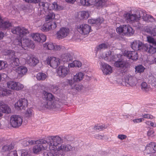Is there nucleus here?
Masks as SVG:
<instances>
[{
	"label": "nucleus",
	"mask_w": 156,
	"mask_h": 156,
	"mask_svg": "<svg viewBox=\"0 0 156 156\" xmlns=\"http://www.w3.org/2000/svg\"><path fill=\"white\" fill-rule=\"evenodd\" d=\"M145 123L148 126H151L152 127L156 126V124L151 121H147L145 122Z\"/></svg>",
	"instance_id": "nucleus-61"
},
{
	"label": "nucleus",
	"mask_w": 156,
	"mask_h": 156,
	"mask_svg": "<svg viewBox=\"0 0 156 156\" xmlns=\"http://www.w3.org/2000/svg\"><path fill=\"white\" fill-rule=\"evenodd\" d=\"M101 68L104 74H109L112 73V67L107 63L104 62H101Z\"/></svg>",
	"instance_id": "nucleus-17"
},
{
	"label": "nucleus",
	"mask_w": 156,
	"mask_h": 156,
	"mask_svg": "<svg viewBox=\"0 0 156 156\" xmlns=\"http://www.w3.org/2000/svg\"><path fill=\"white\" fill-rule=\"evenodd\" d=\"M7 84L9 88L14 90H20L24 88V85L20 82L13 81L8 82Z\"/></svg>",
	"instance_id": "nucleus-9"
},
{
	"label": "nucleus",
	"mask_w": 156,
	"mask_h": 156,
	"mask_svg": "<svg viewBox=\"0 0 156 156\" xmlns=\"http://www.w3.org/2000/svg\"><path fill=\"white\" fill-rule=\"evenodd\" d=\"M54 49L56 51H59L61 50H63L65 49V48L64 47L61 45H56L55 46L54 45Z\"/></svg>",
	"instance_id": "nucleus-57"
},
{
	"label": "nucleus",
	"mask_w": 156,
	"mask_h": 156,
	"mask_svg": "<svg viewBox=\"0 0 156 156\" xmlns=\"http://www.w3.org/2000/svg\"><path fill=\"white\" fill-rule=\"evenodd\" d=\"M105 127L104 125H97L94 126V129L96 130L101 131L105 129Z\"/></svg>",
	"instance_id": "nucleus-48"
},
{
	"label": "nucleus",
	"mask_w": 156,
	"mask_h": 156,
	"mask_svg": "<svg viewBox=\"0 0 156 156\" xmlns=\"http://www.w3.org/2000/svg\"><path fill=\"white\" fill-rule=\"evenodd\" d=\"M144 120L143 118H139L133 119V121L135 123H137L141 122Z\"/></svg>",
	"instance_id": "nucleus-64"
},
{
	"label": "nucleus",
	"mask_w": 156,
	"mask_h": 156,
	"mask_svg": "<svg viewBox=\"0 0 156 156\" xmlns=\"http://www.w3.org/2000/svg\"><path fill=\"white\" fill-rule=\"evenodd\" d=\"M7 66L8 64L6 62L0 60V70L5 69Z\"/></svg>",
	"instance_id": "nucleus-49"
},
{
	"label": "nucleus",
	"mask_w": 156,
	"mask_h": 156,
	"mask_svg": "<svg viewBox=\"0 0 156 156\" xmlns=\"http://www.w3.org/2000/svg\"><path fill=\"white\" fill-rule=\"evenodd\" d=\"M11 26L12 23L9 21L2 19L0 20V29L1 30H5Z\"/></svg>",
	"instance_id": "nucleus-22"
},
{
	"label": "nucleus",
	"mask_w": 156,
	"mask_h": 156,
	"mask_svg": "<svg viewBox=\"0 0 156 156\" xmlns=\"http://www.w3.org/2000/svg\"><path fill=\"white\" fill-rule=\"evenodd\" d=\"M144 44L139 41H136L131 44L132 48L134 51L143 50Z\"/></svg>",
	"instance_id": "nucleus-19"
},
{
	"label": "nucleus",
	"mask_w": 156,
	"mask_h": 156,
	"mask_svg": "<svg viewBox=\"0 0 156 156\" xmlns=\"http://www.w3.org/2000/svg\"><path fill=\"white\" fill-rule=\"evenodd\" d=\"M14 44L17 45V46H19L18 47V48H20V49H22V47H21L22 46V41L21 40H19V39H16L13 42Z\"/></svg>",
	"instance_id": "nucleus-47"
},
{
	"label": "nucleus",
	"mask_w": 156,
	"mask_h": 156,
	"mask_svg": "<svg viewBox=\"0 0 156 156\" xmlns=\"http://www.w3.org/2000/svg\"><path fill=\"white\" fill-rule=\"evenodd\" d=\"M73 58V56L72 54L66 53L62 54L61 55L60 60L65 63L72 61Z\"/></svg>",
	"instance_id": "nucleus-26"
},
{
	"label": "nucleus",
	"mask_w": 156,
	"mask_h": 156,
	"mask_svg": "<svg viewBox=\"0 0 156 156\" xmlns=\"http://www.w3.org/2000/svg\"><path fill=\"white\" fill-rule=\"evenodd\" d=\"M117 33L123 36H131L134 32V30L129 25H123L120 26L116 29Z\"/></svg>",
	"instance_id": "nucleus-4"
},
{
	"label": "nucleus",
	"mask_w": 156,
	"mask_h": 156,
	"mask_svg": "<svg viewBox=\"0 0 156 156\" xmlns=\"http://www.w3.org/2000/svg\"><path fill=\"white\" fill-rule=\"evenodd\" d=\"M11 31L13 34L19 35L20 37H23L29 33V31L27 29L19 26L12 28Z\"/></svg>",
	"instance_id": "nucleus-8"
},
{
	"label": "nucleus",
	"mask_w": 156,
	"mask_h": 156,
	"mask_svg": "<svg viewBox=\"0 0 156 156\" xmlns=\"http://www.w3.org/2000/svg\"><path fill=\"white\" fill-rule=\"evenodd\" d=\"M125 81L129 85L132 87L136 86L138 82V80L136 77L131 76L126 77Z\"/></svg>",
	"instance_id": "nucleus-21"
},
{
	"label": "nucleus",
	"mask_w": 156,
	"mask_h": 156,
	"mask_svg": "<svg viewBox=\"0 0 156 156\" xmlns=\"http://www.w3.org/2000/svg\"><path fill=\"white\" fill-rule=\"evenodd\" d=\"M148 82L150 84L156 88V78L153 76L149 77Z\"/></svg>",
	"instance_id": "nucleus-39"
},
{
	"label": "nucleus",
	"mask_w": 156,
	"mask_h": 156,
	"mask_svg": "<svg viewBox=\"0 0 156 156\" xmlns=\"http://www.w3.org/2000/svg\"><path fill=\"white\" fill-rule=\"evenodd\" d=\"M0 95L3 96H7L10 94V91L5 88H2L0 90Z\"/></svg>",
	"instance_id": "nucleus-41"
},
{
	"label": "nucleus",
	"mask_w": 156,
	"mask_h": 156,
	"mask_svg": "<svg viewBox=\"0 0 156 156\" xmlns=\"http://www.w3.org/2000/svg\"><path fill=\"white\" fill-rule=\"evenodd\" d=\"M31 36L34 41L37 42H43L46 39V36L42 34L33 33L31 34Z\"/></svg>",
	"instance_id": "nucleus-16"
},
{
	"label": "nucleus",
	"mask_w": 156,
	"mask_h": 156,
	"mask_svg": "<svg viewBox=\"0 0 156 156\" xmlns=\"http://www.w3.org/2000/svg\"><path fill=\"white\" fill-rule=\"evenodd\" d=\"M14 147L13 144H11L9 145H6L3 146L1 149V151L2 153H8Z\"/></svg>",
	"instance_id": "nucleus-30"
},
{
	"label": "nucleus",
	"mask_w": 156,
	"mask_h": 156,
	"mask_svg": "<svg viewBox=\"0 0 156 156\" xmlns=\"http://www.w3.org/2000/svg\"><path fill=\"white\" fill-rule=\"evenodd\" d=\"M49 140V139L46 141L44 139H40L36 141L26 139L23 141L22 144L25 147L35 144L33 148V151L34 153L37 154L41 150L48 149V144L46 143Z\"/></svg>",
	"instance_id": "nucleus-2"
},
{
	"label": "nucleus",
	"mask_w": 156,
	"mask_h": 156,
	"mask_svg": "<svg viewBox=\"0 0 156 156\" xmlns=\"http://www.w3.org/2000/svg\"><path fill=\"white\" fill-rule=\"evenodd\" d=\"M74 63L75 65V67H80L82 66L81 62L78 61H74Z\"/></svg>",
	"instance_id": "nucleus-63"
},
{
	"label": "nucleus",
	"mask_w": 156,
	"mask_h": 156,
	"mask_svg": "<svg viewBox=\"0 0 156 156\" xmlns=\"http://www.w3.org/2000/svg\"><path fill=\"white\" fill-rule=\"evenodd\" d=\"M22 46H21L22 49H26L25 48L27 47H29L32 48H33L35 47V45L33 41L31 40L27 39H23L22 41Z\"/></svg>",
	"instance_id": "nucleus-18"
},
{
	"label": "nucleus",
	"mask_w": 156,
	"mask_h": 156,
	"mask_svg": "<svg viewBox=\"0 0 156 156\" xmlns=\"http://www.w3.org/2000/svg\"><path fill=\"white\" fill-rule=\"evenodd\" d=\"M83 87L82 85L76 84L74 86V88L73 89L76 90L77 91H80L83 89Z\"/></svg>",
	"instance_id": "nucleus-52"
},
{
	"label": "nucleus",
	"mask_w": 156,
	"mask_h": 156,
	"mask_svg": "<svg viewBox=\"0 0 156 156\" xmlns=\"http://www.w3.org/2000/svg\"><path fill=\"white\" fill-rule=\"evenodd\" d=\"M84 74L81 72L77 73L74 76L73 79L76 81H80L83 78Z\"/></svg>",
	"instance_id": "nucleus-35"
},
{
	"label": "nucleus",
	"mask_w": 156,
	"mask_h": 156,
	"mask_svg": "<svg viewBox=\"0 0 156 156\" xmlns=\"http://www.w3.org/2000/svg\"><path fill=\"white\" fill-rule=\"evenodd\" d=\"M74 137L71 135H67L65 136L64 137V139L65 141L68 142H70L74 140Z\"/></svg>",
	"instance_id": "nucleus-46"
},
{
	"label": "nucleus",
	"mask_w": 156,
	"mask_h": 156,
	"mask_svg": "<svg viewBox=\"0 0 156 156\" xmlns=\"http://www.w3.org/2000/svg\"><path fill=\"white\" fill-rule=\"evenodd\" d=\"M135 69L136 72L141 73L144 72L145 68L142 65H139L136 66Z\"/></svg>",
	"instance_id": "nucleus-42"
},
{
	"label": "nucleus",
	"mask_w": 156,
	"mask_h": 156,
	"mask_svg": "<svg viewBox=\"0 0 156 156\" xmlns=\"http://www.w3.org/2000/svg\"><path fill=\"white\" fill-rule=\"evenodd\" d=\"M139 11H137L135 14H132L131 13L127 12L124 15L125 20L127 22L132 23L136 22L138 25L137 27H139V25L138 21L140 19V15L139 14Z\"/></svg>",
	"instance_id": "nucleus-5"
},
{
	"label": "nucleus",
	"mask_w": 156,
	"mask_h": 156,
	"mask_svg": "<svg viewBox=\"0 0 156 156\" xmlns=\"http://www.w3.org/2000/svg\"><path fill=\"white\" fill-rule=\"evenodd\" d=\"M44 95V99L45 101L41 105L42 109H54L60 107L58 101L55 100L54 96L51 93L45 92Z\"/></svg>",
	"instance_id": "nucleus-3"
},
{
	"label": "nucleus",
	"mask_w": 156,
	"mask_h": 156,
	"mask_svg": "<svg viewBox=\"0 0 156 156\" xmlns=\"http://www.w3.org/2000/svg\"><path fill=\"white\" fill-rule=\"evenodd\" d=\"M150 34L153 36H156V26L152 28L150 31Z\"/></svg>",
	"instance_id": "nucleus-62"
},
{
	"label": "nucleus",
	"mask_w": 156,
	"mask_h": 156,
	"mask_svg": "<svg viewBox=\"0 0 156 156\" xmlns=\"http://www.w3.org/2000/svg\"><path fill=\"white\" fill-rule=\"evenodd\" d=\"M57 72L58 76L60 77L63 78L69 73L70 71L67 67L64 66H60L57 69Z\"/></svg>",
	"instance_id": "nucleus-11"
},
{
	"label": "nucleus",
	"mask_w": 156,
	"mask_h": 156,
	"mask_svg": "<svg viewBox=\"0 0 156 156\" xmlns=\"http://www.w3.org/2000/svg\"><path fill=\"white\" fill-rule=\"evenodd\" d=\"M68 83L69 85L70 86L72 89L74 88V86L75 85L74 83L76 81V80H74L73 78V79H70L68 80Z\"/></svg>",
	"instance_id": "nucleus-56"
},
{
	"label": "nucleus",
	"mask_w": 156,
	"mask_h": 156,
	"mask_svg": "<svg viewBox=\"0 0 156 156\" xmlns=\"http://www.w3.org/2000/svg\"><path fill=\"white\" fill-rule=\"evenodd\" d=\"M77 29L78 32L83 35H87L92 31L91 27L88 24L84 23L78 25Z\"/></svg>",
	"instance_id": "nucleus-7"
},
{
	"label": "nucleus",
	"mask_w": 156,
	"mask_h": 156,
	"mask_svg": "<svg viewBox=\"0 0 156 156\" xmlns=\"http://www.w3.org/2000/svg\"><path fill=\"white\" fill-rule=\"evenodd\" d=\"M56 15L52 12H49L48 14L46 15L45 18V21L47 22L54 21L53 20L56 19Z\"/></svg>",
	"instance_id": "nucleus-31"
},
{
	"label": "nucleus",
	"mask_w": 156,
	"mask_h": 156,
	"mask_svg": "<svg viewBox=\"0 0 156 156\" xmlns=\"http://www.w3.org/2000/svg\"><path fill=\"white\" fill-rule=\"evenodd\" d=\"M28 105L27 100L25 98H21L14 105L15 108L17 110L24 109Z\"/></svg>",
	"instance_id": "nucleus-14"
},
{
	"label": "nucleus",
	"mask_w": 156,
	"mask_h": 156,
	"mask_svg": "<svg viewBox=\"0 0 156 156\" xmlns=\"http://www.w3.org/2000/svg\"><path fill=\"white\" fill-rule=\"evenodd\" d=\"M96 0H80V2L81 5L84 6L95 5Z\"/></svg>",
	"instance_id": "nucleus-28"
},
{
	"label": "nucleus",
	"mask_w": 156,
	"mask_h": 156,
	"mask_svg": "<svg viewBox=\"0 0 156 156\" xmlns=\"http://www.w3.org/2000/svg\"><path fill=\"white\" fill-rule=\"evenodd\" d=\"M7 156H18L16 151H11L8 154Z\"/></svg>",
	"instance_id": "nucleus-60"
},
{
	"label": "nucleus",
	"mask_w": 156,
	"mask_h": 156,
	"mask_svg": "<svg viewBox=\"0 0 156 156\" xmlns=\"http://www.w3.org/2000/svg\"><path fill=\"white\" fill-rule=\"evenodd\" d=\"M123 55L133 60H136L138 59L137 52L136 51H125L124 52Z\"/></svg>",
	"instance_id": "nucleus-20"
},
{
	"label": "nucleus",
	"mask_w": 156,
	"mask_h": 156,
	"mask_svg": "<svg viewBox=\"0 0 156 156\" xmlns=\"http://www.w3.org/2000/svg\"><path fill=\"white\" fill-rule=\"evenodd\" d=\"M26 62L30 66H34L39 62V60L32 56H28L26 58Z\"/></svg>",
	"instance_id": "nucleus-23"
},
{
	"label": "nucleus",
	"mask_w": 156,
	"mask_h": 156,
	"mask_svg": "<svg viewBox=\"0 0 156 156\" xmlns=\"http://www.w3.org/2000/svg\"><path fill=\"white\" fill-rule=\"evenodd\" d=\"M106 0H99L97 2L96 1V4L95 5L99 7H103L104 6L106 3Z\"/></svg>",
	"instance_id": "nucleus-44"
},
{
	"label": "nucleus",
	"mask_w": 156,
	"mask_h": 156,
	"mask_svg": "<svg viewBox=\"0 0 156 156\" xmlns=\"http://www.w3.org/2000/svg\"><path fill=\"white\" fill-rule=\"evenodd\" d=\"M39 5L40 7L43 9L45 12L48 11L49 5L48 3L40 2L39 3Z\"/></svg>",
	"instance_id": "nucleus-32"
},
{
	"label": "nucleus",
	"mask_w": 156,
	"mask_h": 156,
	"mask_svg": "<svg viewBox=\"0 0 156 156\" xmlns=\"http://www.w3.org/2000/svg\"><path fill=\"white\" fill-rule=\"evenodd\" d=\"M142 117L143 119H153L154 118V117L152 115L148 114L143 115Z\"/></svg>",
	"instance_id": "nucleus-58"
},
{
	"label": "nucleus",
	"mask_w": 156,
	"mask_h": 156,
	"mask_svg": "<svg viewBox=\"0 0 156 156\" xmlns=\"http://www.w3.org/2000/svg\"><path fill=\"white\" fill-rule=\"evenodd\" d=\"M0 110L2 112L6 114H9L11 112V108L1 101H0Z\"/></svg>",
	"instance_id": "nucleus-24"
},
{
	"label": "nucleus",
	"mask_w": 156,
	"mask_h": 156,
	"mask_svg": "<svg viewBox=\"0 0 156 156\" xmlns=\"http://www.w3.org/2000/svg\"><path fill=\"white\" fill-rule=\"evenodd\" d=\"M111 55V52L110 51L107 52L105 53H104L102 55V58L105 60H108Z\"/></svg>",
	"instance_id": "nucleus-51"
},
{
	"label": "nucleus",
	"mask_w": 156,
	"mask_h": 156,
	"mask_svg": "<svg viewBox=\"0 0 156 156\" xmlns=\"http://www.w3.org/2000/svg\"><path fill=\"white\" fill-rule=\"evenodd\" d=\"M147 41L150 43H152L153 45H156V41L155 40L154 38L151 37H147Z\"/></svg>",
	"instance_id": "nucleus-53"
},
{
	"label": "nucleus",
	"mask_w": 156,
	"mask_h": 156,
	"mask_svg": "<svg viewBox=\"0 0 156 156\" xmlns=\"http://www.w3.org/2000/svg\"><path fill=\"white\" fill-rule=\"evenodd\" d=\"M154 131L153 129H150L147 132V135L149 137H152L155 136Z\"/></svg>",
	"instance_id": "nucleus-55"
},
{
	"label": "nucleus",
	"mask_w": 156,
	"mask_h": 156,
	"mask_svg": "<svg viewBox=\"0 0 156 156\" xmlns=\"http://www.w3.org/2000/svg\"><path fill=\"white\" fill-rule=\"evenodd\" d=\"M3 53L5 55H9L12 56L15 54L13 51L8 50H5Z\"/></svg>",
	"instance_id": "nucleus-50"
},
{
	"label": "nucleus",
	"mask_w": 156,
	"mask_h": 156,
	"mask_svg": "<svg viewBox=\"0 0 156 156\" xmlns=\"http://www.w3.org/2000/svg\"><path fill=\"white\" fill-rule=\"evenodd\" d=\"M69 33V29L65 27L61 28L56 33V37L58 39H62L67 37Z\"/></svg>",
	"instance_id": "nucleus-15"
},
{
	"label": "nucleus",
	"mask_w": 156,
	"mask_h": 156,
	"mask_svg": "<svg viewBox=\"0 0 156 156\" xmlns=\"http://www.w3.org/2000/svg\"><path fill=\"white\" fill-rule=\"evenodd\" d=\"M104 20L102 18H98L96 20V24L98 25H99L102 23Z\"/></svg>",
	"instance_id": "nucleus-59"
},
{
	"label": "nucleus",
	"mask_w": 156,
	"mask_h": 156,
	"mask_svg": "<svg viewBox=\"0 0 156 156\" xmlns=\"http://www.w3.org/2000/svg\"><path fill=\"white\" fill-rule=\"evenodd\" d=\"M139 14L140 15V18H141L144 21L147 22H153L155 21L153 17L147 13L144 10H139Z\"/></svg>",
	"instance_id": "nucleus-10"
},
{
	"label": "nucleus",
	"mask_w": 156,
	"mask_h": 156,
	"mask_svg": "<svg viewBox=\"0 0 156 156\" xmlns=\"http://www.w3.org/2000/svg\"><path fill=\"white\" fill-rule=\"evenodd\" d=\"M141 90L143 91L147 92L149 91L150 89V88L148 86L147 83L145 82H143L141 84Z\"/></svg>",
	"instance_id": "nucleus-38"
},
{
	"label": "nucleus",
	"mask_w": 156,
	"mask_h": 156,
	"mask_svg": "<svg viewBox=\"0 0 156 156\" xmlns=\"http://www.w3.org/2000/svg\"><path fill=\"white\" fill-rule=\"evenodd\" d=\"M44 48L49 50H53L54 48V45L51 42H47L43 44Z\"/></svg>",
	"instance_id": "nucleus-37"
},
{
	"label": "nucleus",
	"mask_w": 156,
	"mask_h": 156,
	"mask_svg": "<svg viewBox=\"0 0 156 156\" xmlns=\"http://www.w3.org/2000/svg\"><path fill=\"white\" fill-rule=\"evenodd\" d=\"M114 65L115 67L118 68H123L127 66L126 62L122 60L115 61Z\"/></svg>",
	"instance_id": "nucleus-29"
},
{
	"label": "nucleus",
	"mask_w": 156,
	"mask_h": 156,
	"mask_svg": "<svg viewBox=\"0 0 156 156\" xmlns=\"http://www.w3.org/2000/svg\"><path fill=\"white\" fill-rule=\"evenodd\" d=\"M36 78L39 81H44L48 77V76L43 73H39L36 75Z\"/></svg>",
	"instance_id": "nucleus-34"
},
{
	"label": "nucleus",
	"mask_w": 156,
	"mask_h": 156,
	"mask_svg": "<svg viewBox=\"0 0 156 156\" xmlns=\"http://www.w3.org/2000/svg\"><path fill=\"white\" fill-rule=\"evenodd\" d=\"M27 68L23 66L18 67L16 69V71L18 74V76L20 77L26 75L27 72Z\"/></svg>",
	"instance_id": "nucleus-25"
},
{
	"label": "nucleus",
	"mask_w": 156,
	"mask_h": 156,
	"mask_svg": "<svg viewBox=\"0 0 156 156\" xmlns=\"http://www.w3.org/2000/svg\"><path fill=\"white\" fill-rule=\"evenodd\" d=\"M49 141L46 144H48V149L41 150V151H50L44 154V156H56L61 155L64 156L66 152L72 151L73 147L69 144H63V139L58 136H49L44 140Z\"/></svg>",
	"instance_id": "nucleus-1"
},
{
	"label": "nucleus",
	"mask_w": 156,
	"mask_h": 156,
	"mask_svg": "<svg viewBox=\"0 0 156 156\" xmlns=\"http://www.w3.org/2000/svg\"><path fill=\"white\" fill-rule=\"evenodd\" d=\"M23 121V117L20 115H12L10 117V125L14 128H17L21 126Z\"/></svg>",
	"instance_id": "nucleus-6"
},
{
	"label": "nucleus",
	"mask_w": 156,
	"mask_h": 156,
	"mask_svg": "<svg viewBox=\"0 0 156 156\" xmlns=\"http://www.w3.org/2000/svg\"><path fill=\"white\" fill-rule=\"evenodd\" d=\"M108 46V44L105 43H102L100 44L98 47L97 49L98 50H99L102 49H105L107 48Z\"/></svg>",
	"instance_id": "nucleus-54"
},
{
	"label": "nucleus",
	"mask_w": 156,
	"mask_h": 156,
	"mask_svg": "<svg viewBox=\"0 0 156 156\" xmlns=\"http://www.w3.org/2000/svg\"><path fill=\"white\" fill-rule=\"evenodd\" d=\"M12 61V64L14 66H18L20 64L19 59L15 57H12L11 58Z\"/></svg>",
	"instance_id": "nucleus-43"
},
{
	"label": "nucleus",
	"mask_w": 156,
	"mask_h": 156,
	"mask_svg": "<svg viewBox=\"0 0 156 156\" xmlns=\"http://www.w3.org/2000/svg\"><path fill=\"white\" fill-rule=\"evenodd\" d=\"M33 115V110L31 108L28 109L26 111L25 113L26 117L30 118Z\"/></svg>",
	"instance_id": "nucleus-40"
},
{
	"label": "nucleus",
	"mask_w": 156,
	"mask_h": 156,
	"mask_svg": "<svg viewBox=\"0 0 156 156\" xmlns=\"http://www.w3.org/2000/svg\"><path fill=\"white\" fill-rule=\"evenodd\" d=\"M50 8L51 9L55 10H60L63 9L62 7L58 5L57 3L55 2H54L51 5Z\"/></svg>",
	"instance_id": "nucleus-36"
},
{
	"label": "nucleus",
	"mask_w": 156,
	"mask_h": 156,
	"mask_svg": "<svg viewBox=\"0 0 156 156\" xmlns=\"http://www.w3.org/2000/svg\"><path fill=\"white\" fill-rule=\"evenodd\" d=\"M154 144H151L150 143L148 144L146 146L145 150V153L147 154L154 153V149H152Z\"/></svg>",
	"instance_id": "nucleus-33"
},
{
	"label": "nucleus",
	"mask_w": 156,
	"mask_h": 156,
	"mask_svg": "<svg viewBox=\"0 0 156 156\" xmlns=\"http://www.w3.org/2000/svg\"><path fill=\"white\" fill-rule=\"evenodd\" d=\"M46 60L47 64L54 68H57L59 63V58L54 57H48Z\"/></svg>",
	"instance_id": "nucleus-12"
},
{
	"label": "nucleus",
	"mask_w": 156,
	"mask_h": 156,
	"mask_svg": "<svg viewBox=\"0 0 156 156\" xmlns=\"http://www.w3.org/2000/svg\"><path fill=\"white\" fill-rule=\"evenodd\" d=\"M57 27L55 22L54 21L47 22L41 27L42 31H48L51 30L55 29Z\"/></svg>",
	"instance_id": "nucleus-13"
},
{
	"label": "nucleus",
	"mask_w": 156,
	"mask_h": 156,
	"mask_svg": "<svg viewBox=\"0 0 156 156\" xmlns=\"http://www.w3.org/2000/svg\"><path fill=\"white\" fill-rule=\"evenodd\" d=\"M81 19H87L89 16V13L87 11H84L80 12Z\"/></svg>",
	"instance_id": "nucleus-45"
},
{
	"label": "nucleus",
	"mask_w": 156,
	"mask_h": 156,
	"mask_svg": "<svg viewBox=\"0 0 156 156\" xmlns=\"http://www.w3.org/2000/svg\"><path fill=\"white\" fill-rule=\"evenodd\" d=\"M143 50L152 54L156 52V47H154L150 44H144Z\"/></svg>",
	"instance_id": "nucleus-27"
}]
</instances>
